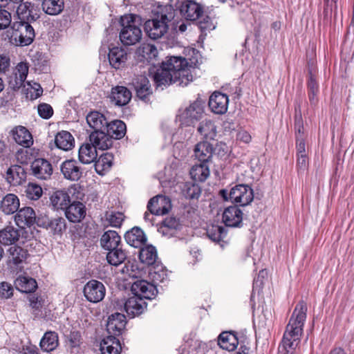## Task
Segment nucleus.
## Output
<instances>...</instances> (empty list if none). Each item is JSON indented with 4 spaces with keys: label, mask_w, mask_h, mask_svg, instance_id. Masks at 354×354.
I'll use <instances>...</instances> for the list:
<instances>
[{
    "label": "nucleus",
    "mask_w": 354,
    "mask_h": 354,
    "mask_svg": "<svg viewBox=\"0 0 354 354\" xmlns=\"http://www.w3.org/2000/svg\"><path fill=\"white\" fill-rule=\"evenodd\" d=\"M157 86L177 84L185 86L193 80L188 62L181 57H171L153 75Z\"/></svg>",
    "instance_id": "obj_1"
},
{
    "label": "nucleus",
    "mask_w": 354,
    "mask_h": 354,
    "mask_svg": "<svg viewBox=\"0 0 354 354\" xmlns=\"http://www.w3.org/2000/svg\"><path fill=\"white\" fill-rule=\"evenodd\" d=\"M307 306L300 301L296 306L284 332L279 354H298L296 349L300 343L303 327L306 319Z\"/></svg>",
    "instance_id": "obj_2"
},
{
    "label": "nucleus",
    "mask_w": 354,
    "mask_h": 354,
    "mask_svg": "<svg viewBox=\"0 0 354 354\" xmlns=\"http://www.w3.org/2000/svg\"><path fill=\"white\" fill-rule=\"evenodd\" d=\"M136 17L134 15H127L120 19L122 29L120 32V39L124 45H134L142 38V30L136 24Z\"/></svg>",
    "instance_id": "obj_3"
},
{
    "label": "nucleus",
    "mask_w": 354,
    "mask_h": 354,
    "mask_svg": "<svg viewBox=\"0 0 354 354\" xmlns=\"http://www.w3.org/2000/svg\"><path fill=\"white\" fill-rule=\"evenodd\" d=\"M174 18L172 13L161 14L159 17L149 19L145 23V30L152 39L161 38L168 30V22Z\"/></svg>",
    "instance_id": "obj_4"
},
{
    "label": "nucleus",
    "mask_w": 354,
    "mask_h": 354,
    "mask_svg": "<svg viewBox=\"0 0 354 354\" xmlns=\"http://www.w3.org/2000/svg\"><path fill=\"white\" fill-rule=\"evenodd\" d=\"M179 10L180 15L187 20L195 21L203 13L202 7L192 0H170L171 9Z\"/></svg>",
    "instance_id": "obj_5"
},
{
    "label": "nucleus",
    "mask_w": 354,
    "mask_h": 354,
    "mask_svg": "<svg viewBox=\"0 0 354 354\" xmlns=\"http://www.w3.org/2000/svg\"><path fill=\"white\" fill-rule=\"evenodd\" d=\"M30 23L28 21L13 23L11 37L16 45L25 46L32 42L35 35V30Z\"/></svg>",
    "instance_id": "obj_6"
},
{
    "label": "nucleus",
    "mask_w": 354,
    "mask_h": 354,
    "mask_svg": "<svg viewBox=\"0 0 354 354\" xmlns=\"http://www.w3.org/2000/svg\"><path fill=\"white\" fill-rule=\"evenodd\" d=\"M229 198L232 203H239L241 206H246L254 199L253 190L247 185H237L231 189Z\"/></svg>",
    "instance_id": "obj_7"
},
{
    "label": "nucleus",
    "mask_w": 354,
    "mask_h": 354,
    "mask_svg": "<svg viewBox=\"0 0 354 354\" xmlns=\"http://www.w3.org/2000/svg\"><path fill=\"white\" fill-rule=\"evenodd\" d=\"M83 292L88 301L97 303L104 299L106 288L102 282L93 279L86 283Z\"/></svg>",
    "instance_id": "obj_8"
},
{
    "label": "nucleus",
    "mask_w": 354,
    "mask_h": 354,
    "mask_svg": "<svg viewBox=\"0 0 354 354\" xmlns=\"http://www.w3.org/2000/svg\"><path fill=\"white\" fill-rule=\"evenodd\" d=\"M204 113L202 103L196 101L187 107L180 115V120L186 126L192 125L196 121L201 119Z\"/></svg>",
    "instance_id": "obj_9"
},
{
    "label": "nucleus",
    "mask_w": 354,
    "mask_h": 354,
    "mask_svg": "<svg viewBox=\"0 0 354 354\" xmlns=\"http://www.w3.org/2000/svg\"><path fill=\"white\" fill-rule=\"evenodd\" d=\"M147 208L153 214H165L171 209V200L167 196L158 195L150 199L147 205Z\"/></svg>",
    "instance_id": "obj_10"
},
{
    "label": "nucleus",
    "mask_w": 354,
    "mask_h": 354,
    "mask_svg": "<svg viewBox=\"0 0 354 354\" xmlns=\"http://www.w3.org/2000/svg\"><path fill=\"white\" fill-rule=\"evenodd\" d=\"M133 295L141 298L151 299L157 294V289L154 284L149 283L145 280H137L133 282L131 286Z\"/></svg>",
    "instance_id": "obj_11"
},
{
    "label": "nucleus",
    "mask_w": 354,
    "mask_h": 354,
    "mask_svg": "<svg viewBox=\"0 0 354 354\" xmlns=\"http://www.w3.org/2000/svg\"><path fill=\"white\" fill-rule=\"evenodd\" d=\"M243 213L236 205L226 207L222 214V221L226 226L240 227L243 220Z\"/></svg>",
    "instance_id": "obj_12"
},
{
    "label": "nucleus",
    "mask_w": 354,
    "mask_h": 354,
    "mask_svg": "<svg viewBox=\"0 0 354 354\" xmlns=\"http://www.w3.org/2000/svg\"><path fill=\"white\" fill-rule=\"evenodd\" d=\"M127 324L126 317L123 314L115 313L109 317L106 330L109 335L119 336L122 333Z\"/></svg>",
    "instance_id": "obj_13"
},
{
    "label": "nucleus",
    "mask_w": 354,
    "mask_h": 354,
    "mask_svg": "<svg viewBox=\"0 0 354 354\" xmlns=\"http://www.w3.org/2000/svg\"><path fill=\"white\" fill-rule=\"evenodd\" d=\"M30 167L32 174L39 179L47 180L50 178L53 174L51 164L44 158L35 159Z\"/></svg>",
    "instance_id": "obj_14"
},
{
    "label": "nucleus",
    "mask_w": 354,
    "mask_h": 354,
    "mask_svg": "<svg viewBox=\"0 0 354 354\" xmlns=\"http://www.w3.org/2000/svg\"><path fill=\"white\" fill-rule=\"evenodd\" d=\"M228 103V97L225 94L216 91L211 95L208 104L214 113L223 114L227 110Z\"/></svg>",
    "instance_id": "obj_15"
},
{
    "label": "nucleus",
    "mask_w": 354,
    "mask_h": 354,
    "mask_svg": "<svg viewBox=\"0 0 354 354\" xmlns=\"http://www.w3.org/2000/svg\"><path fill=\"white\" fill-rule=\"evenodd\" d=\"M60 169L64 177L71 181L78 180L82 175L81 168L78 166L77 161L73 159L64 161L60 166Z\"/></svg>",
    "instance_id": "obj_16"
},
{
    "label": "nucleus",
    "mask_w": 354,
    "mask_h": 354,
    "mask_svg": "<svg viewBox=\"0 0 354 354\" xmlns=\"http://www.w3.org/2000/svg\"><path fill=\"white\" fill-rule=\"evenodd\" d=\"M35 212L30 207L19 209L15 215V223L21 228L30 227L35 223Z\"/></svg>",
    "instance_id": "obj_17"
},
{
    "label": "nucleus",
    "mask_w": 354,
    "mask_h": 354,
    "mask_svg": "<svg viewBox=\"0 0 354 354\" xmlns=\"http://www.w3.org/2000/svg\"><path fill=\"white\" fill-rule=\"evenodd\" d=\"M131 96V91L127 87L117 86L112 88L109 97L115 105L122 106L129 102Z\"/></svg>",
    "instance_id": "obj_18"
},
{
    "label": "nucleus",
    "mask_w": 354,
    "mask_h": 354,
    "mask_svg": "<svg viewBox=\"0 0 354 354\" xmlns=\"http://www.w3.org/2000/svg\"><path fill=\"white\" fill-rule=\"evenodd\" d=\"M124 310L131 317L139 315L147 308V304L142 298L134 295L124 303Z\"/></svg>",
    "instance_id": "obj_19"
},
{
    "label": "nucleus",
    "mask_w": 354,
    "mask_h": 354,
    "mask_svg": "<svg viewBox=\"0 0 354 354\" xmlns=\"http://www.w3.org/2000/svg\"><path fill=\"white\" fill-rule=\"evenodd\" d=\"M17 15L20 20L19 22H32L39 18V15L35 9L34 5L28 1L19 5L17 9Z\"/></svg>",
    "instance_id": "obj_20"
},
{
    "label": "nucleus",
    "mask_w": 354,
    "mask_h": 354,
    "mask_svg": "<svg viewBox=\"0 0 354 354\" xmlns=\"http://www.w3.org/2000/svg\"><path fill=\"white\" fill-rule=\"evenodd\" d=\"M213 152V146L207 141L199 142L194 149V156L201 162H209L212 157Z\"/></svg>",
    "instance_id": "obj_21"
},
{
    "label": "nucleus",
    "mask_w": 354,
    "mask_h": 354,
    "mask_svg": "<svg viewBox=\"0 0 354 354\" xmlns=\"http://www.w3.org/2000/svg\"><path fill=\"white\" fill-rule=\"evenodd\" d=\"M181 228V223L175 216L165 218L158 227V232L165 236H172Z\"/></svg>",
    "instance_id": "obj_22"
},
{
    "label": "nucleus",
    "mask_w": 354,
    "mask_h": 354,
    "mask_svg": "<svg viewBox=\"0 0 354 354\" xmlns=\"http://www.w3.org/2000/svg\"><path fill=\"white\" fill-rule=\"evenodd\" d=\"M91 144L96 149L106 150L113 145V140L104 131H93L89 136Z\"/></svg>",
    "instance_id": "obj_23"
},
{
    "label": "nucleus",
    "mask_w": 354,
    "mask_h": 354,
    "mask_svg": "<svg viewBox=\"0 0 354 354\" xmlns=\"http://www.w3.org/2000/svg\"><path fill=\"white\" fill-rule=\"evenodd\" d=\"M66 216L73 223L81 221L86 215L85 205L81 202H73L65 209Z\"/></svg>",
    "instance_id": "obj_24"
},
{
    "label": "nucleus",
    "mask_w": 354,
    "mask_h": 354,
    "mask_svg": "<svg viewBox=\"0 0 354 354\" xmlns=\"http://www.w3.org/2000/svg\"><path fill=\"white\" fill-rule=\"evenodd\" d=\"M15 141L24 147H30L33 144V139L30 131L23 126H18L11 131Z\"/></svg>",
    "instance_id": "obj_25"
},
{
    "label": "nucleus",
    "mask_w": 354,
    "mask_h": 354,
    "mask_svg": "<svg viewBox=\"0 0 354 354\" xmlns=\"http://www.w3.org/2000/svg\"><path fill=\"white\" fill-rule=\"evenodd\" d=\"M20 201L14 194H7L1 201L0 210L6 215L13 214L19 209Z\"/></svg>",
    "instance_id": "obj_26"
},
{
    "label": "nucleus",
    "mask_w": 354,
    "mask_h": 354,
    "mask_svg": "<svg viewBox=\"0 0 354 354\" xmlns=\"http://www.w3.org/2000/svg\"><path fill=\"white\" fill-rule=\"evenodd\" d=\"M108 57L111 66L115 69H118L125 65L127 60V53L122 48L113 47L110 49Z\"/></svg>",
    "instance_id": "obj_27"
},
{
    "label": "nucleus",
    "mask_w": 354,
    "mask_h": 354,
    "mask_svg": "<svg viewBox=\"0 0 354 354\" xmlns=\"http://www.w3.org/2000/svg\"><path fill=\"white\" fill-rule=\"evenodd\" d=\"M127 243L134 248H140L147 241L144 232L138 227H133L124 235Z\"/></svg>",
    "instance_id": "obj_28"
},
{
    "label": "nucleus",
    "mask_w": 354,
    "mask_h": 354,
    "mask_svg": "<svg viewBox=\"0 0 354 354\" xmlns=\"http://www.w3.org/2000/svg\"><path fill=\"white\" fill-rule=\"evenodd\" d=\"M6 179L13 186L19 185L26 180V172L21 166L12 165L7 171Z\"/></svg>",
    "instance_id": "obj_29"
},
{
    "label": "nucleus",
    "mask_w": 354,
    "mask_h": 354,
    "mask_svg": "<svg viewBox=\"0 0 354 354\" xmlns=\"http://www.w3.org/2000/svg\"><path fill=\"white\" fill-rule=\"evenodd\" d=\"M28 251L18 245H12L8 250V263L9 265L19 266L26 261Z\"/></svg>",
    "instance_id": "obj_30"
},
{
    "label": "nucleus",
    "mask_w": 354,
    "mask_h": 354,
    "mask_svg": "<svg viewBox=\"0 0 354 354\" xmlns=\"http://www.w3.org/2000/svg\"><path fill=\"white\" fill-rule=\"evenodd\" d=\"M132 84L136 91L138 97L141 100H145L152 93L149 81L145 76L136 77L133 80Z\"/></svg>",
    "instance_id": "obj_31"
},
{
    "label": "nucleus",
    "mask_w": 354,
    "mask_h": 354,
    "mask_svg": "<svg viewBox=\"0 0 354 354\" xmlns=\"http://www.w3.org/2000/svg\"><path fill=\"white\" fill-rule=\"evenodd\" d=\"M120 243L121 237L118 233L114 230L105 232L100 239L101 246L106 250L119 248Z\"/></svg>",
    "instance_id": "obj_32"
},
{
    "label": "nucleus",
    "mask_w": 354,
    "mask_h": 354,
    "mask_svg": "<svg viewBox=\"0 0 354 354\" xmlns=\"http://www.w3.org/2000/svg\"><path fill=\"white\" fill-rule=\"evenodd\" d=\"M121 348L120 341L115 336L109 335L100 343V351L102 354H120Z\"/></svg>",
    "instance_id": "obj_33"
},
{
    "label": "nucleus",
    "mask_w": 354,
    "mask_h": 354,
    "mask_svg": "<svg viewBox=\"0 0 354 354\" xmlns=\"http://www.w3.org/2000/svg\"><path fill=\"white\" fill-rule=\"evenodd\" d=\"M50 205L55 209H65L71 202V198L65 190H57L50 197Z\"/></svg>",
    "instance_id": "obj_34"
},
{
    "label": "nucleus",
    "mask_w": 354,
    "mask_h": 354,
    "mask_svg": "<svg viewBox=\"0 0 354 354\" xmlns=\"http://www.w3.org/2000/svg\"><path fill=\"white\" fill-rule=\"evenodd\" d=\"M197 131L205 140H214L217 134V128L213 120L205 119L199 123Z\"/></svg>",
    "instance_id": "obj_35"
},
{
    "label": "nucleus",
    "mask_w": 354,
    "mask_h": 354,
    "mask_svg": "<svg viewBox=\"0 0 354 354\" xmlns=\"http://www.w3.org/2000/svg\"><path fill=\"white\" fill-rule=\"evenodd\" d=\"M55 143L58 149L67 151L74 147L75 139L70 132L62 131L55 136Z\"/></svg>",
    "instance_id": "obj_36"
},
{
    "label": "nucleus",
    "mask_w": 354,
    "mask_h": 354,
    "mask_svg": "<svg viewBox=\"0 0 354 354\" xmlns=\"http://www.w3.org/2000/svg\"><path fill=\"white\" fill-rule=\"evenodd\" d=\"M86 122L94 131H105L108 122L104 115L98 111H93L88 114Z\"/></svg>",
    "instance_id": "obj_37"
},
{
    "label": "nucleus",
    "mask_w": 354,
    "mask_h": 354,
    "mask_svg": "<svg viewBox=\"0 0 354 354\" xmlns=\"http://www.w3.org/2000/svg\"><path fill=\"white\" fill-rule=\"evenodd\" d=\"M97 149L91 143L83 144L80 149L78 158L83 164H90L97 159Z\"/></svg>",
    "instance_id": "obj_38"
},
{
    "label": "nucleus",
    "mask_w": 354,
    "mask_h": 354,
    "mask_svg": "<svg viewBox=\"0 0 354 354\" xmlns=\"http://www.w3.org/2000/svg\"><path fill=\"white\" fill-rule=\"evenodd\" d=\"M139 259L140 261L147 266H153L158 263L157 250L155 247L151 245L142 248L140 250Z\"/></svg>",
    "instance_id": "obj_39"
},
{
    "label": "nucleus",
    "mask_w": 354,
    "mask_h": 354,
    "mask_svg": "<svg viewBox=\"0 0 354 354\" xmlns=\"http://www.w3.org/2000/svg\"><path fill=\"white\" fill-rule=\"evenodd\" d=\"M218 344L223 349L232 351L236 348L239 341L234 333L225 331L218 336Z\"/></svg>",
    "instance_id": "obj_40"
},
{
    "label": "nucleus",
    "mask_w": 354,
    "mask_h": 354,
    "mask_svg": "<svg viewBox=\"0 0 354 354\" xmlns=\"http://www.w3.org/2000/svg\"><path fill=\"white\" fill-rule=\"evenodd\" d=\"M105 130L111 139H120L126 133V124L121 120H114L107 122Z\"/></svg>",
    "instance_id": "obj_41"
},
{
    "label": "nucleus",
    "mask_w": 354,
    "mask_h": 354,
    "mask_svg": "<svg viewBox=\"0 0 354 354\" xmlns=\"http://www.w3.org/2000/svg\"><path fill=\"white\" fill-rule=\"evenodd\" d=\"M19 232L15 227L8 225L0 230V243L12 245L19 239Z\"/></svg>",
    "instance_id": "obj_42"
},
{
    "label": "nucleus",
    "mask_w": 354,
    "mask_h": 354,
    "mask_svg": "<svg viewBox=\"0 0 354 354\" xmlns=\"http://www.w3.org/2000/svg\"><path fill=\"white\" fill-rule=\"evenodd\" d=\"M58 344V335L54 331L45 333L39 343L41 348L45 352L54 351Z\"/></svg>",
    "instance_id": "obj_43"
},
{
    "label": "nucleus",
    "mask_w": 354,
    "mask_h": 354,
    "mask_svg": "<svg viewBox=\"0 0 354 354\" xmlns=\"http://www.w3.org/2000/svg\"><path fill=\"white\" fill-rule=\"evenodd\" d=\"M113 156L110 153H104L102 154L99 158L95 162V169L100 175H104V173L109 171L113 163Z\"/></svg>",
    "instance_id": "obj_44"
},
{
    "label": "nucleus",
    "mask_w": 354,
    "mask_h": 354,
    "mask_svg": "<svg viewBox=\"0 0 354 354\" xmlns=\"http://www.w3.org/2000/svg\"><path fill=\"white\" fill-rule=\"evenodd\" d=\"M43 11L49 15L60 14L64 8V0H43L41 3Z\"/></svg>",
    "instance_id": "obj_45"
},
{
    "label": "nucleus",
    "mask_w": 354,
    "mask_h": 354,
    "mask_svg": "<svg viewBox=\"0 0 354 354\" xmlns=\"http://www.w3.org/2000/svg\"><path fill=\"white\" fill-rule=\"evenodd\" d=\"M207 164L205 162H201L191 168L189 174L194 180L204 182L209 177L210 171Z\"/></svg>",
    "instance_id": "obj_46"
},
{
    "label": "nucleus",
    "mask_w": 354,
    "mask_h": 354,
    "mask_svg": "<svg viewBox=\"0 0 354 354\" xmlns=\"http://www.w3.org/2000/svg\"><path fill=\"white\" fill-rule=\"evenodd\" d=\"M15 285L16 288L22 292H34L37 287L34 279L25 276L18 277L15 281Z\"/></svg>",
    "instance_id": "obj_47"
},
{
    "label": "nucleus",
    "mask_w": 354,
    "mask_h": 354,
    "mask_svg": "<svg viewBox=\"0 0 354 354\" xmlns=\"http://www.w3.org/2000/svg\"><path fill=\"white\" fill-rule=\"evenodd\" d=\"M149 273L150 278L156 283L164 282L168 278L167 270L159 263L152 266Z\"/></svg>",
    "instance_id": "obj_48"
},
{
    "label": "nucleus",
    "mask_w": 354,
    "mask_h": 354,
    "mask_svg": "<svg viewBox=\"0 0 354 354\" xmlns=\"http://www.w3.org/2000/svg\"><path fill=\"white\" fill-rule=\"evenodd\" d=\"M127 258L125 252L120 248L109 250L106 254L108 263L112 266H118L122 263Z\"/></svg>",
    "instance_id": "obj_49"
},
{
    "label": "nucleus",
    "mask_w": 354,
    "mask_h": 354,
    "mask_svg": "<svg viewBox=\"0 0 354 354\" xmlns=\"http://www.w3.org/2000/svg\"><path fill=\"white\" fill-rule=\"evenodd\" d=\"M105 219L111 227H120L124 220V216L122 212L110 211L106 212Z\"/></svg>",
    "instance_id": "obj_50"
},
{
    "label": "nucleus",
    "mask_w": 354,
    "mask_h": 354,
    "mask_svg": "<svg viewBox=\"0 0 354 354\" xmlns=\"http://www.w3.org/2000/svg\"><path fill=\"white\" fill-rule=\"evenodd\" d=\"M46 228L49 229L54 234H59L66 229L65 219L62 217H57L48 220L46 223Z\"/></svg>",
    "instance_id": "obj_51"
},
{
    "label": "nucleus",
    "mask_w": 354,
    "mask_h": 354,
    "mask_svg": "<svg viewBox=\"0 0 354 354\" xmlns=\"http://www.w3.org/2000/svg\"><path fill=\"white\" fill-rule=\"evenodd\" d=\"M207 236L215 242L220 241L226 235L225 228L220 225H212L207 231Z\"/></svg>",
    "instance_id": "obj_52"
},
{
    "label": "nucleus",
    "mask_w": 354,
    "mask_h": 354,
    "mask_svg": "<svg viewBox=\"0 0 354 354\" xmlns=\"http://www.w3.org/2000/svg\"><path fill=\"white\" fill-rule=\"evenodd\" d=\"M308 88L309 100L312 104H315L317 102L316 96L319 91V86L316 78L312 75L311 73H310Z\"/></svg>",
    "instance_id": "obj_53"
},
{
    "label": "nucleus",
    "mask_w": 354,
    "mask_h": 354,
    "mask_svg": "<svg viewBox=\"0 0 354 354\" xmlns=\"http://www.w3.org/2000/svg\"><path fill=\"white\" fill-rule=\"evenodd\" d=\"M27 198L31 200H37L42 195V189L35 183H29L26 189Z\"/></svg>",
    "instance_id": "obj_54"
},
{
    "label": "nucleus",
    "mask_w": 354,
    "mask_h": 354,
    "mask_svg": "<svg viewBox=\"0 0 354 354\" xmlns=\"http://www.w3.org/2000/svg\"><path fill=\"white\" fill-rule=\"evenodd\" d=\"M140 51L142 57L149 60L156 58L158 55L157 48L151 44H143Z\"/></svg>",
    "instance_id": "obj_55"
},
{
    "label": "nucleus",
    "mask_w": 354,
    "mask_h": 354,
    "mask_svg": "<svg viewBox=\"0 0 354 354\" xmlns=\"http://www.w3.org/2000/svg\"><path fill=\"white\" fill-rule=\"evenodd\" d=\"M27 84L29 86L27 88L28 91V93L30 94V98L31 100H35L42 95L43 89L39 84L27 82Z\"/></svg>",
    "instance_id": "obj_56"
},
{
    "label": "nucleus",
    "mask_w": 354,
    "mask_h": 354,
    "mask_svg": "<svg viewBox=\"0 0 354 354\" xmlns=\"http://www.w3.org/2000/svg\"><path fill=\"white\" fill-rule=\"evenodd\" d=\"M29 301L30 303V306L32 309V313L35 315L36 317H41V308L43 307V302L41 300H39L38 297L35 296H31L29 298Z\"/></svg>",
    "instance_id": "obj_57"
},
{
    "label": "nucleus",
    "mask_w": 354,
    "mask_h": 354,
    "mask_svg": "<svg viewBox=\"0 0 354 354\" xmlns=\"http://www.w3.org/2000/svg\"><path fill=\"white\" fill-rule=\"evenodd\" d=\"M185 196L187 198H198L201 195V189L196 184H189L185 185Z\"/></svg>",
    "instance_id": "obj_58"
},
{
    "label": "nucleus",
    "mask_w": 354,
    "mask_h": 354,
    "mask_svg": "<svg viewBox=\"0 0 354 354\" xmlns=\"http://www.w3.org/2000/svg\"><path fill=\"white\" fill-rule=\"evenodd\" d=\"M12 22V15L10 12L0 9V30L8 28Z\"/></svg>",
    "instance_id": "obj_59"
},
{
    "label": "nucleus",
    "mask_w": 354,
    "mask_h": 354,
    "mask_svg": "<svg viewBox=\"0 0 354 354\" xmlns=\"http://www.w3.org/2000/svg\"><path fill=\"white\" fill-rule=\"evenodd\" d=\"M28 73V65L25 62H20L15 68V75L18 76L21 81H25Z\"/></svg>",
    "instance_id": "obj_60"
},
{
    "label": "nucleus",
    "mask_w": 354,
    "mask_h": 354,
    "mask_svg": "<svg viewBox=\"0 0 354 354\" xmlns=\"http://www.w3.org/2000/svg\"><path fill=\"white\" fill-rule=\"evenodd\" d=\"M39 115L44 119L50 118L53 114V110L50 104H40L37 108Z\"/></svg>",
    "instance_id": "obj_61"
},
{
    "label": "nucleus",
    "mask_w": 354,
    "mask_h": 354,
    "mask_svg": "<svg viewBox=\"0 0 354 354\" xmlns=\"http://www.w3.org/2000/svg\"><path fill=\"white\" fill-rule=\"evenodd\" d=\"M13 295V288L10 283L2 282L0 283V297L8 299Z\"/></svg>",
    "instance_id": "obj_62"
},
{
    "label": "nucleus",
    "mask_w": 354,
    "mask_h": 354,
    "mask_svg": "<svg viewBox=\"0 0 354 354\" xmlns=\"http://www.w3.org/2000/svg\"><path fill=\"white\" fill-rule=\"evenodd\" d=\"M16 158L17 161L21 164H28L29 160V156L27 150L21 149L16 153Z\"/></svg>",
    "instance_id": "obj_63"
},
{
    "label": "nucleus",
    "mask_w": 354,
    "mask_h": 354,
    "mask_svg": "<svg viewBox=\"0 0 354 354\" xmlns=\"http://www.w3.org/2000/svg\"><path fill=\"white\" fill-rule=\"evenodd\" d=\"M24 84V81H21L18 76L14 75L9 80V86L14 91L19 89Z\"/></svg>",
    "instance_id": "obj_64"
}]
</instances>
